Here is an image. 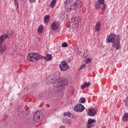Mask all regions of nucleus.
Wrapping results in <instances>:
<instances>
[{
    "instance_id": "obj_1",
    "label": "nucleus",
    "mask_w": 128,
    "mask_h": 128,
    "mask_svg": "<svg viewBox=\"0 0 128 128\" xmlns=\"http://www.w3.org/2000/svg\"><path fill=\"white\" fill-rule=\"evenodd\" d=\"M48 82L54 85V88H58L68 84V82L66 78H60L58 75H52L46 78Z\"/></svg>"
},
{
    "instance_id": "obj_2",
    "label": "nucleus",
    "mask_w": 128,
    "mask_h": 128,
    "mask_svg": "<svg viewBox=\"0 0 128 128\" xmlns=\"http://www.w3.org/2000/svg\"><path fill=\"white\" fill-rule=\"evenodd\" d=\"M106 42L108 43L112 42L113 44H112V48H116V50H120L122 48L120 46V35L117 36L116 34L111 33L109 36H107Z\"/></svg>"
},
{
    "instance_id": "obj_3",
    "label": "nucleus",
    "mask_w": 128,
    "mask_h": 128,
    "mask_svg": "<svg viewBox=\"0 0 128 128\" xmlns=\"http://www.w3.org/2000/svg\"><path fill=\"white\" fill-rule=\"evenodd\" d=\"M82 6V3L80 0H76L75 2H72L70 0H66L64 1V6L65 10L66 12H70L72 10H76L78 8H80Z\"/></svg>"
},
{
    "instance_id": "obj_4",
    "label": "nucleus",
    "mask_w": 128,
    "mask_h": 128,
    "mask_svg": "<svg viewBox=\"0 0 128 128\" xmlns=\"http://www.w3.org/2000/svg\"><path fill=\"white\" fill-rule=\"evenodd\" d=\"M28 58L29 60V62H38V53H29L28 56Z\"/></svg>"
},
{
    "instance_id": "obj_5",
    "label": "nucleus",
    "mask_w": 128,
    "mask_h": 128,
    "mask_svg": "<svg viewBox=\"0 0 128 128\" xmlns=\"http://www.w3.org/2000/svg\"><path fill=\"white\" fill-rule=\"evenodd\" d=\"M42 112L39 110L36 112L34 115V120L35 122H40L42 120L41 118L42 116Z\"/></svg>"
},
{
    "instance_id": "obj_6",
    "label": "nucleus",
    "mask_w": 128,
    "mask_h": 128,
    "mask_svg": "<svg viewBox=\"0 0 128 128\" xmlns=\"http://www.w3.org/2000/svg\"><path fill=\"white\" fill-rule=\"evenodd\" d=\"M72 24L74 26L75 28H78V26L80 24V22L82 20L80 17H73L71 19Z\"/></svg>"
},
{
    "instance_id": "obj_7",
    "label": "nucleus",
    "mask_w": 128,
    "mask_h": 128,
    "mask_svg": "<svg viewBox=\"0 0 128 128\" xmlns=\"http://www.w3.org/2000/svg\"><path fill=\"white\" fill-rule=\"evenodd\" d=\"M59 67L60 70H62V72H66V70H68L70 68V66H68L66 62L64 61L61 62Z\"/></svg>"
},
{
    "instance_id": "obj_8",
    "label": "nucleus",
    "mask_w": 128,
    "mask_h": 128,
    "mask_svg": "<svg viewBox=\"0 0 128 128\" xmlns=\"http://www.w3.org/2000/svg\"><path fill=\"white\" fill-rule=\"evenodd\" d=\"M74 110L76 112H82L84 110V106L80 104H78L74 106Z\"/></svg>"
},
{
    "instance_id": "obj_9",
    "label": "nucleus",
    "mask_w": 128,
    "mask_h": 128,
    "mask_svg": "<svg viewBox=\"0 0 128 128\" xmlns=\"http://www.w3.org/2000/svg\"><path fill=\"white\" fill-rule=\"evenodd\" d=\"M96 122V120L92 119L90 118L88 120V122H87V128H92V126H94V124Z\"/></svg>"
},
{
    "instance_id": "obj_10",
    "label": "nucleus",
    "mask_w": 128,
    "mask_h": 128,
    "mask_svg": "<svg viewBox=\"0 0 128 128\" xmlns=\"http://www.w3.org/2000/svg\"><path fill=\"white\" fill-rule=\"evenodd\" d=\"M104 4V0H98L96 2L95 8L97 10H100V6Z\"/></svg>"
},
{
    "instance_id": "obj_11",
    "label": "nucleus",
    "mask_w": 128,
    "mask_h": 128,
    "mask_svg": "<svg viewBox=\"0 0 128 128\" xmlns=\"http://www.w3.org/2000/svg\"><path fill=\"white\" fill-rule=\"evenodd\" d=\"M8 38V35L4 34L0 36V44H2L4 42V40H6V38Z\"/></svg>"
},
{
    "instance_id": "obj_12",
    "label": "nucleus",
    "mask_w": 128,
    "mask_h": 128,
    "mask_svg": "<svg viewBox=\"0 0 128 128\" xmlns=\"http://www.w3.org/2000/svg\"><path fill=\"white\" fill-rule=\"evenodd\" d=\"M51 28L52 30H56L58 28V24L56 22L52 23L51 24Z\"/></svg>"
},
{
    "instance_id": "obj_13",
    "label": "nucleus",
    "mask_w": 128,
    "mask_h": 128,
    "mask_svg": "<svg viewBox=\"0 0 128 128\" xmlns=\"http://www.w3.org/2000/svg\"><path fill=\"white\" fill-rule=\"evenodd\" d=\"M6 50V44H0V52H4Z\"/></svg>"
},
{
    "instance_id": "obj_14",
    "label": "nucleus",
    "mask_w": 128,
    "mask_h": 128,
    "mask_svg": "<svg viewBox=\"0 0 128 128\" xmlns=\"http://www.w3.org/2000/svg\"><path fill=\"white\" fill-rule=\"evenodd\" d=\"M88 114V116H94L96 114V109H92Z\"/></svg>"
},
{
    "instance_id": "obj_15",
    "label": "nucleus",
    "mask_w": 128,
    "mask_h": 128,
    "mask_svg": "<svg viewBox=\"0 0 128 128\" xmlns=\"http://www.w3.org/2000/svg\"><path fill=\"white\" fill-rule=\"evenodd\" d=\"M60 18H62V20H66V18H68V14H66L64 12H62L60 14Z\"/></svg>"
},
{
    "instance_id": "obj_16",
    "label": "nucleus",
    "mask_w": 128,
    "mask_h": 128,
    "mask_svg": "<svg viewBox=\"0 0 128 128\" xmlns=\"http://www.w3.org/2000/svg\"><path fill=\"white\" fill-rule=\"evenodd\" d=\"M95 29L97 32H100V22H98L96 24Z\"/></svg>"
},
{
    "instance_id": "obj_17",
    "label": "nucleus",
    "mask_w": 128,
    "mask_h": 128,
    "mask_svg": "<svg viewBox=\"0 0 128 128\" xmlns=\"http://www.w3.org/2000/svg\"><path fill=\"white\" fill-rule=\"evenodd\" d=\"M52 58V54H48L46 56H44V60L46 62H48V60H50Z\"/></svg>"
},
{
    "instance_id": "obj_18",
    "label": "nucleus",
    "mask_w": 128,
    "mask_h": 128,
    "mask_svg": "<svg viewBox=\"0 0 128 128\" xmlns=\"http://www.w3.org/2000/svg\"><path fill=\"white\" fill-rule=\"evenodd\" d=\"M88 86H90V83L84 82V83L81 86V88L82 90H84L86 88H88Z\"/></svg>"
},
{
    "instance_id": "obj_19",
    "label": "nucleus",
    "mask_w": 128,
    "mask_h": 128,
    "mask_svg": "<svg viewBox=\"0 0 128 128\" xmlns=\"http://www.w3.org/2000/svg\"><path fill=\"white\" fill-rule=\"evenodd\" d=\"M44 22L46 24H48L50 22V15H46L44 18Z\"/></svg>"
},
{
    "instance_id": "obj_20",
    "label": "nucleus",
    "mask_w": 128,
    "mask_h": 128,
    "mask_svg": "<svg viewBox=\"0 0 128 128\" xmlns=\"http://www.w3.org/2000/svg\"><path fill=\"white\" fill-rule=\"evenodd\" d=\"M122 120L124 122H128V113H125L124 114Z\"/></svg>"
},
{
    "instance_id": "obj_21",
    "label": "nucleus",
    "mask_w": 128,
    "mask_h": 128,
    "mask_svg": "<svg viewBox=\"0 0 128 128\" xmlns=\"http://www.w3.org/2000/svg\"><path fill=\"white\" fill-rule=\"evenodd\" d=\"M56 0H52L51 2V4H50V6L52 8H54V6H56Z\"/></svg>"
},
{
    "instance_id": "obj_22",
    "label": "nucleus",
    "mask_w": 128,
    "mask_h": 128,
    "mask_svg": "<svg viewBox=\"0 0 128 128\" xmlns=\"http://www.w3.org/2000/svg\"><path fill=\"white\" fill-rule=\"evenodd\" d=\"M43 30H44V26H40L38 28V32H39L40 34H41V32H42Z\"/></svg>"
},
{
    "instance_id": "obj_23",
    "label": "nucleus",
    "mask_w": 128,
    "mask_h": 128,
    "mask_svg": "<svg viewBox=\"0 0 128 128\" xmlns=\"http://www.w3.org/2000/svg\"><path fill=\"white\" fill-rule=\"evenodd\" d=\"M37 58L38 60H44V56H40V54H38Z\"/></svg>"
},
{
    "instance_id": "obj_24",
    "label": "nucleus",
    "mask_w": 128,
    "mask_h": 128,
    "mask_svg": "<svg viewBox=\"0 0 128 128\" xmlns=\"http://www.w3.org/2000/svg\"><path fill=\"white\" fill-rule=\"evenodd\" d=\"M64 116H68V118H71L72 117V114H70V112H64Z\"/></svg>"
},
{
    "instance_id": "obj_25",
    "label": "nucleus",
    "mask_w": 128,
    "mask_h": 128,
    "mask_svg": "<svg viewBox=\"0 0 128 128\" xmlns=\"http://www.w3.org/2000/svg\"><path fill=\"white\" fill-rule=\"evenodd\" d=\"M86 102V98H80L79 100V102H80V104H84V102Z\"/></svg>"
},
{
    "instance_id": "obj_26",
    "label": "nucleus",
    "mask_w": 128,
    "mask_h": 128,
    "mask_svg": "<svg viewBox=\"0 0 128 128\" xmlns=\"http://www.w3.org/2000/svg\"><path fill=\"white\" fill-rule=\"evenodd\" d=\"M14 4L16 6V8H18V0H14Z\"/></svg>"
},
{
    "instance_id": "obj_27",
    "label": "nucleus",
    "mask_w": 128,
    "mask_h": 128,
    "mask_svg": "<svg viewBox=\"0 0 128 128\" xmlns=\"http://www.w3.org/2000/svg\"><path fill=\"white\" fill-rule=\"evenodd\" d=\"M68 46V44H66V42H64L62 44V48H67V46Z\"/></svg>"
},
{
    "instance_id": "obj_28",
    "label": "nucleus",
    "mask_w": 128,
    "mask_h": 128,
    "mask_svg": "<svg viewBox=\"0 0 128 128\" xmlns=\"http://www.w3.org/2000/svg\"><path fill=\"white\" fill-rule=\"evenodd\" d=\"M101 8L104 10H106V5L104 3V4H102V6Z\"/></svg>"
},
{
    "instance_id": "obj_29",
    "label": "nucleus",
    "mask_w": 128,
    "mask_h": 128,
    "mask_svg": "<svg viewBox=\"0 0 128 128\" xmlns=\"http://www.w3.org/2000/svg\"><path fill=\"white\" fill-rule=\"evenodd\" d=\"M86 64H90L92 62V59L90 58H87L86 60Z\"/></svg>"
},
{
    "instance_id": "obj_30",
    "label": "nucleus",
    "mask_w": 128,
    "mask_h": 128,
    "mask_svg": "<svg viewBox=\"0 0 128 128\" xmlns=\"http://www.w3.org/2000/svg\"><path fill=\"white\" fill-rule=\"evenodd\" d=\"M18 111L19 112H24V109H22V107H20L18 109Z\"/></svg>"
},
{
    "instance_id": "obj_31",
    "label": "nucleus",
    "mask_w": 128,
    "mask_h": 128,
    "mask_svg": "<svg viewBox=\"0 0 128 128\" xmlns=\"http://www.w3.org/2000/svg\"><path fill=\"white\" fill-rule=\"evenodd\" d=\"M8 34H10V35L8 36V38H10L12 37V32H9L8 33Z\"/></svg>"
},
{
    "instance_id": "obj_32",
    "label": "nucleus",
    "mask_w": 128,
    "mask_h": 128,
    "mask_svg": "<svg viewBox=\"0 0 128 128\" xmlns=\"http://www.w3.org/2000/svg\"><path fill=\"white\" fill-rule=\"evenodd\" d=\"M86 66V64H82L80 66V67L79 68L78 70H82V68H84Z\"/></svg>"
},
{
    "instance_id": "obj_33",
    "label": "nucleus",
    "mask_w": 128,
    "mask_h": 128,
    "mask_svg": "<svg viewBox=\"0 0 128 128\" xmlns=\"http://www.w3.org/2000/svg\"><path fill=\"white\" fill-rule=\"evenodd\" d=\"M29 2L30 4H34V2H36V0H29Z\"/></svg>"
},
{
    "instance_id": "obj_34",
    "label": "nucleus",
    "mask_w": 128,
    "mask_h": 128,
    "mask_svg": "<svg viewBox=\"0 0 128 128\" xmlns=\"http://www.w3.org/2000/svg\"><path fill=\"white\" fill-rule=\"evenodd\" d=\"M86 112L88 113V115L90 114H89V112H90V109H86Z\"/></svg>"
},
{
    "instance_id": "obj_35",
    "label": "nucleus",
    "mask_w": 128,
    "mask_h": 128,
    "mask_svg": "<svg viewBox=\"0 0 128 128\" xmlns=\"http://www.w3.org/2000/svg\"><path fill=\"white\" fill-rule=\"evenodd\" d=\"M26 114H30V112H28V111H26Z\"/></svg>"
},
{
    "instance_id": "obj_36",
    "label": "nucleus",
    "mask_w": 128,
    "mask_h": 128,
    "mask_svg": "<svg viewBox=\"0 0 128 128\" xmlns=\"http://www.w3.org/2000/svg\"><path fill=\"white\" fill-rule=\"evenodd\" d=\"M60 128H64V126H61Z\"/></svg>"
},
{
    "instance_id": "obj_37",
    "label": "nucleus",
    "mask_w": 128,
    "mask_h": 128,
    "mask_svg": "<svg viewBox=\"0 0 128 128\" xmlns=\"http://www.w3.org/2000/svg\"><path fill=\"white\" fill-rule=\"evenodd\" d=\"M30 90L28 89V92H30Z\"/></svg>"
},
{
    "instance_id": "obj_38",
    "label": "nucleus",
    "mask_w": 128,
    "mask_h": 128,
    "mask_svg": "<svg viewBox=\"0 0 128 128\" xmlns=\"http://www.w3.org/2000/svg\"><path fill=\"white\" fill-rule=\"evenodd\" d=\"M32 92V90H31V91H30V92Z\"/></svg>"
}]
</instances>
